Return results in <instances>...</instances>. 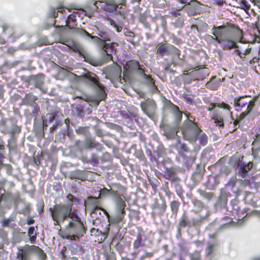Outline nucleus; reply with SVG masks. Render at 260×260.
I'll list each match as a JSON object with an SVG mask.
<instances>
[{"instance_id":"34","label":"nucleus","mask_w":260,"mask_h":260,"mask_svg":"<svg viewBox=\"0 0 260 260\" xmlns=\"http://www.w3.org/2000/svg\"><path fill=\"white\" fill-rule=\"evenodd\" d=\"M201 194L203 197L206 198L208 200H210L213 197V194L211 192H207L204 191Z\"/></svg>"},{"instance_id":"19","label":"nucleus","mask_w":260,"mask_h":260,"mask_svg":"<svg viewBox=\"0 0 260 260\" xmlns=\"http://www.w3.org/2000/svg\"><path fill=\"white\" fill-rule=\"evenodd\" d=\"M170 47V55L176 56L177 57V59L179 60L178 62H176L174 59H173L172 61L173 63L175 64L180 63L179 61H181L182 59V58L180 56V51L172 45H171Z\"/></svg>"},{"instance_id":"47","label":"nucleus","mask_w":260,"mask_h":260,"mask_svg":"<svg viewBox=\"0 0 260 260\" xmlns=\"http://www.w3.org/2000/svg\"><path fill=\"white\" fill-rule=\"evenodd\" d=\"M183 25V21L182 19L178 20V22L177 23V26L178 27H182Z\"/></svg>"},{"instance_id":"11","label":"nucleus","mask_w":260,"mask_h":260,"mask_svg":"<svg viewBox=\"0 0 260 260\" xmlns=\"http://www.w3.org/2000/svg\"><path fill=\"white\" fill-rule=\"evenodd\" d=\"M215 39V41L218 44H220L221 47L224 50H230L234 48L238 49L239 46H237L236 43L232 40L226 37H221L220 39Z\"/></svg>"},{"instance_id":"41","label":"nucleus","mask_w":260,"mask_h":260,"mask_svg":"<svg viewBox=\"0 0 260 260\" xmlns=\"http://www.w3.org/2000/svg\"><path fill=\"white\" fill-rule=\"evenodd\" d=\"M91 160L94 162H98L99 161L98 156L94 154L91 155Z\"/></svg>"},{"instance_id":"59","label":"nucleus","mask_w":260,"mask_h":260,"mask_svg":"<svg viewBox=\"0 0 260 260\" xmlns=\"http://www.w3.org/2000/svg\"><path fill=\"white\" fill-rule=\"evenodd\" d=\"M119 14L120 15L122 16L123 17H124V15H123V13H122V12H121V11H119Z\"/></svg>"},{"instance_id":"37","label":"nucleus","mask_w":260,"mask_h":260,"mask_svg":"<svg viewBox=\"0 0 260 260\" xmlns=\"http://www.w3.org/2000/svg\"><path fill=\"white\" fill-rule=\"evenodd\" d=\"M174 110H175L177 112V114H176L177 118L178 119V120H179V121L181 120V119L182 118V113H180V111H179L178 107L176 106H175Z\"/></svg>"},{"instance_id":"54","label":"nucleus","mask_w":260,"mask_h":260,"mask_svg":"<svg viewBox=\"0 0 260 260\" xmlns=\"http://www.w3.org/2000/svg\"><path fill=\"white\" fill-rule=\"evenodd\" d=\"M9 221L8 220H5L3 222V225L4 226H8L9 224Z\"/></svg>"},{"instance_id":"51","label":"nucleus","mask_w":260,"mask_h":260,"mask_svg":"<svg viewBox=\"0 0 260 260\" xmlns=\"http://www.w3.org/2000/svg\"><path fill=\"white\" fill-rule=\"evenodd\" d=\"M29 236L30 237V240L31 242H32L35 241L36 238V235Z\"/></svg>"},{"instance_id":"38","label":"nucleus","mask_w":260,"mask_h":260,"mask_svg":"<svg viewBox=\"0 0 260 260\" xmlns=\"http://www.w3.org/2000/svg\"><path fill=\"white\" fill-rule=\"evenodd\" d=\"M106 260H116V257L113 253H110L107 254Z\"/></svg>"},{"instance_id":"5","label":"nucleus","mask_w":260,"mask_h":260,"mask_svg":"<svg viewBox=\"0 0 260 260\" xmlns=\"http://www.w3.org/2000/svg\"><path fill=\"white\" fill-rule=\"evenodd\" d=\"M188 120L184 122V126L182 129V134L184 139L194 143L197 141L198 136L201 133V130L193 121L194 118L191 116L189 117L186 115Z\"/></svg>"},{"instance_id":"45","label":"nucleus","mask_w":260,"mask_h":260,"mask_svg":"<svg viewBox=\"0 0 260 260\" xmlns=\"http://www.w3.org/2000/svg\"><path fill=\"white\" fill-rule=\"evenodd\" d=\"M219 104H218L217 105H216V104H214V103H211L210 104V106H211V107H209L208 108V111H211L213 109H214L216 106H217L218 107H219L218 106V105H219Z\"/></svg>"},{"instance_id":"17","label":"nucleus","mask_w":260,"mask_h":260,"mask_svg":"<svg viewBox=\"0 0 260 260\" xmlns=\"http://www.w3.org/2000/svg\"><path fill=\"white\" fill-rule=\"evenodd\" d=\"M175 148L177 150L178 153L183 156H185L184 154V152H188L189 151L187 146L184 143H180V141L176 144Z\"/></svg>"},{"instance_id":"13","label":"nucleus","mask_w":260,"mask_h":260,"mask_svg":"<svg viewBox=\"0 0 260 260\" xmlns=\"http://www.w3.org/2000/svg\"><path fill=\"white\" fill-rule=\"evenodd\" d=\"M246 98H247L246 96L235 98L234 102L235 107L239 108H242L247 105H249L250 102L253 101V100L250 101L245 100V99Z\"/></svg>"},{"instance_id":"64","label":"nucleus","mask_w":260,"mask_h":260,"mask_svg":"<svg viewBox=\"0 0 260 260\" xmlns=\"http://www.w3.org/2000/svg\"><path fill=\"white\" fill-rule=\"evenodd\" d=\"M72 260H78V259H77V258H73Z\"/></svg>"},{"instance_id":"1","label":"nucleus","mask_w":260,"mask_h":260,"mask_svg":"<svg viewBox=\"0 0 260 260\" xmlns=\"http://www.w3.org/2000/svg\"><path fill=\"white\" fill-rule=\"evenodd\" d=\"M71 204H57L50 208L51 216L55 221L54 225H59L68 217L72 219L68 225L69 234L63 238L68 240H75L79 239L85 233V229L78 215L72 212Z\"/></svg>"},{"instance_id":"27","label":"nucleus","mask_w":260,"mask_h":260,"mask_svg":"<svg viewBox=\"0 0 260 260\" xmlns=\"http://www.w3.org/2000/svg\"><path fill=\"white\" fill-rule=\"evenodd\" d=\"M179 203L176 201H173L171 204V207L172 211L174 213H177L178 212Z\"/></svg>"},{"instance_id":"58","label":"nucleus","mask_w":260,"mask_h":260,"mask_svg":"<svg viewBox=\"0 0 260 260\" xmlns=\"http://www.w3.org/2000/svg\"><path fill=\"white\" fill-rule=\"evenodd\" d=\"M104 155L106 157H107V158H109L110 157V155L109 153H106L104 154Z\"/></svg>"},{"instance_id":"28","label":"nucleus","mask_w":260,"mask_h":260,"mask_svg":"<svg viewBox=\"0 0 260 260\" xmlns=\"http://www.w3.org/2000/svg\"><path fill=\"white\" fill-rule=\"evenodd\" d=\"M76 132L79 134H83L87 136L88 134V128L87 127H79L76 130Z\"/></svg>"},{"instance_id":"10","label":"nucleus","mask_w":260,"mask_h":260,"mask_svg":"<svg viewBox=\"0 0 260 260\" xmlns=\"http://www.w3.org/2000/svg\"><path fill=\"white\" fill-rule=\"evenodd\" d=\"M94 5L96 8L100 7L109 12H113L118 7V5L112 0H108L106 2L97 1L94 3Z\"/></svg>"},{"instance_id":"36","label":"nucleus","mask_w":260,"mask_h":260,"mask_svg":"<svg viewBox=\"0 0 260 260\" xmlns=\"http://www.w3.org/2000/svg\"><path fill=\"white\" fill-rule=\"evenodd\" d=\"M177 135V132L175 130H173L171 132H167L166 136L169 138H174Z\"/></svg>"},{"instance_id":"29","label":"nucleus","mask_w":260,"mask_h":260,"mask_svg":"<svg viewBox=\"0 0 260 260\" xmlns=\"http://www.w3.org/2000/svg\"><path fill=\"white\" fill-rule=\"evenodd\" d=\"M200 143L202 145H205L207 142V137L205 134H202L199 137Z\"/></svg>"},{"instance_id":"44","label":"nucleus","mask_w":260,"mask_h":260,"mask_svg":"<svg viewBox=\"0 0 260 260\" xmlns=\"http://www.w3.org/2000/svg\"><path fill=\"white\" fill-rule=\"evenodd\" d=\"M63 10V8H59L58 9V10H57V12L55 11V10H54V12H53V17H56L57 15H58L57 13L58 12H62Z\"/></svg>"},{"instance_id":"33","label":"nucleus","mask_w":260,"mask_h":260,"mask_svg":"<svg viewBox=\"0 0 260 260\" xmlns=\"http://www.w3.org/2000/svg\"><path fill=\"white\" fill-rule=\"evenodd\" d=\"M206 86L207 88H209L212 90H215L217 88L218 85H213V81H211L206 84Z\"/></svg>"},{"instance_id":"48","label":"nucleus","mask_w":260,"mask_h":260,"mask_svg":"<svg viewBox=\"0 0 260 260\" xmlns=\"http://www.w3.org/2000/svg\"><path fill=\"white\" fill-rule=\"evenodd\" d=\"M125 35L126 36H128V37H129L130 38H134V36H135L133 32H131V31L127 32V33L126 34H125Z\"/></svg>"},{"instance_id":"43","label":"nucleus","mask_w":260,"mask_h":260,"mask_svg":"<svg viewBox=\"0 0 260 260\" xmlns=\"http://www.w3.org/2000/svg\"><path fill=\"white\" fill-rule=\"evenodd\" d=\"M178 2L182 4L189 5L191 2V0H178Z\"/></svg>"},{"instance_id":"25","label":"nucleus","mask_w":260,"mask_h":260,"mask_svg":"<svg viewBox=\"0 0 260 260\" xmlns=\"http://www.w3.org/2000/svg\"><path fill=\"white\" fill-rule=\"evenodd\" d=\"M192 203L194 206L198 208V210L196 211L197 212H199L204 207L203 204L198 200H193Z\"/></svg>"},{"instance_id":"57","label":"nucleus","mask_w":260,"mask_h":260,"mask_svg":"<svg viewBox=\"0 0 260 260\" xmlns=\"http://www.w3.org/2000/svg\"><path fill=\"white\" fill-rule=\"evenodd\" d=\"M191 28H192V29L194 28V29H197V30H198V26H197L196 25H192L191 26Z\"/></svg>"},{"instance_id":"20","label":"nucleus","mask_w":260,"mask_h":260,"mask_svg":"<svg viewBox=\"0 0 260 260\" xmlns=\"http://www.w3.org/2000/svg\"><path fill=\"white\" fill-rule=\"evenodd\" d=\"M225 26L221 25L217 27L214 26L211 29V34L214 36L215 38L220 39L222 35V29H224Z\"/></svg>"},{"instance_id":"9","label":"nucleus","mask_w":260,"mask_h":260,"mask_svg":"<svg viewBox=\"0 0 260 260\" xmlns=\"http://www.w3.org/2000/svg\"><path fill=\"white\" fill-rule=\"evenodd\" d=\"M131 66H133L134 69H138L139 74H141L143 76L145 82L148 85L152 87L153 89L156 88L152 79L149 76L147 75L144 73V70L140 67L137 61H131L128 63V67H130Z\"/></svg>"},{"instance_id":"8","label":"nucleus","mask_w":260,"mask_h":260,"mask_svg":"<svg viewBox=\"0 0 260 260\" xmlns=\"http://www.w3.org/2000/svg\"><path fill=\"white\" fill-rule=\"evenodd\" d=\"M140 106L142 110L149 117H153L156 109V105L154 100L148 99L142 102L140 104Z\"/></svg>"},{"instance_id":"49","label":"nucleus","mask_w":260,"mask_h":260,"mask_svg":"<svg viewBox=\"0 0 260 260\" xmlns=\"http://www.w3.org/2000/svg\"><path fill=\"white\" fill-rule=\"evenodd\" d=\"M214 3L218 6H220L222 4V0H214Z\"/></svg>"},{"instance_id":"39","label":"nucleus","mask_w":260,"mask_h":260,"mask_svg":"<svg viewBox=\"0 0 260 260\" xmlns=\"http://www.w3.org/2000/svg\"><path fill=\"white\" fill-rule=\"evenodd\" d=\"M28 236L36 235L35 234V228L33 226L30 227L28 230Z\"/></svg>"},{"instance_id":"26","label":"nucleus","mask_w":260,"mask_h":260,"mask_svg":"<svg viewBox=\"0 0 260 260\" xmlns=\"http://www.w3.org/2000/svg\"><path fill=\"white\" fill-rule=\"evenodd\" d=\"M107 21L109 24L116 28V30L117 32H120L121 31L122 27L117 25L114 20L111 19H108Z\"/></svg>"},{"instance_id":"31","label":"nucleus","mask_w":260,"mask_h":260,"mask_svg":"<svg viewBox=\"0 0 260 260\" xmlns=\"http://www.w3.org/2000/svg\"><path fill=\"white\" fill-rule=\"evenodd\" d=\"M240 7L246 11L249 9V6L247 4V2L245 0H242L240 3Z\"/></svg>"},{"instance_id":"32","label":"nucleus","mask_w":260,"mask_h":260,"mask_svg":"<svg viewBox=\"0 0 260 260\" xmlns=\"http://www.w3.org/2000/svg\"><path fill=\"white\" fill-rule=\"evenodd\" d=\"M191 260H200V255L199 252L195 251L193 253L190 254Z\"/></svg>"},{"instance_id":"42","label":"nucleus","mask_w":260,"mask_h":260,"mask_svg":"<svg viewBox=\"0 0 260 260\" xmlns=\"http://www.w3.org/2000/svg\"><path fill=\"white\" fill-rule=\"evenodd\" d=\"M152 256V253L150 252L145 253L141 257L142 259H144L146 257H151Z\"/></svg>"},{"instance_id":"15","label":"nucleus","mask_w":260,"mask_h":260,"mask_svg":"<svg viewBox=\"0 0 260 260\" xmlns=\"http://www.w3.org/2000/svg\"><path fill=\"white\" fill-rule=\"evenodd\" d=\"M171 45L169 44H164L160 45L157 49V53L162 56L170 55Z\"/></svg>"},{"instance_id":"12","label":"nucleus","mask_w":260,"mask_h":260,"mask_svg":"<svg viewBox=\"0 0 260 260\" xmlns=\"http://www.w3.org/2000/svg\"><path fill=\"white\" fill-rule=\"evenodd\" d=\"M194 225L193 220H190L185 213L182 215L180 218L179 226L180 228H184L185 226H191Z\"/></svg>"},{"instance_id":"50","label":"nucleus","mask_w":260,"mask_h":260,"mask_svg":"<svg viewBox=\"0 0 260 260\" xmlns=\"http://www.w3.org/2000/svg\"><path fill=\"white\" fill-rule=\"evenodd\" d=\"M212 247L211 245H209L207 248V254L208 255H209L211 251H212Z\"/></svg>"},{"instance_id":"60","label":"nucleus","mask_w":260,"mask_h":260,"mask_svg":"<svg viewBox=\"0 0 260 260\" xmlns=\"http://www.w3.org/2000/svg\"><path fill=\"white\" fill-rule=\"evenodd\" d=\"M69 122V119H65V123L66 124H67V122Z\"/></svg>"},{"instance_id":"35","label":"nucleus","mask_w":260,"mask_h":260,"mask_svg":"<svg viewBox=\"0 0 260 260\" xmlns=\"http://www.w3.org/2000/svg\"><path fill=\"white\" fill-rule=\"evenodd\" d=\"M205 39L210 43H213V41H215V37L208 34L205 36Z\"/></svg>"},{"instance_id":"53","label":"nucleus","mask_w":260,"mask_h":260,"mask_svg":"<svg viewBox=\"0 0 260 260\" xmlns=\"http://www.w3.org/2000/svg\"><path fill=\"white\" fill-rule=\"evenodd\" d=\"M9 29V26H6V25H4L3 26V32H5V33H6L7 30Z\"/></svg>"},{"instance_id":"6","label":"nucleus","mask_w":260,"mask_h":260,"mask_svg":"<svg viewBox=\"0 0 260 260\" xmlns=\"http://www.w3.org/2000/svg\"><path fill=\"white\" fill-rule=\"evenodd\" d=\"M83 77L90 81L93 85L100 89L99 97L95 101L96 105H99V103L104 100L106 96V93L103 90L104 86L100 83L98 77L93 73L88 72L84 75Z\"/></svg>"},{"instance_id":"14","label":"nucleus","mask_w":260,"mask_h":260,"mask_svg":"<svg viewBox=\"0 0 260 260\" xmlns=\"http://www.w3.org/2000/svg\"><path fill=\"white\" fill-rule=\"evenodd\" d=\"M85 146L87 149L96 148L101 151L102 150L103 146L98 142L93 139H87L85 142Z\"/></svg>"},{"instance_id":"18","label":"nucleus","mask_w":260,"mask_h":260,"mask_svg":"<svg viewBox=\"0 0 260 260\" xmlns=\"http://www.w3.org/2000/svg\"><path fill=\"white\" fill-rule=\"evenodd\" d=\"M142 238L140 235L137 236V239L133 243V247L135 249V251L132 253V254L135 256H136L139 252V248L142 246Z\"/></svg>"},{"instance_id":"4","label":"nucleus","mask_w":260,"mask_h":260,"mask_svg":"<svg viewBox=\"0 0 260 260\" xmlns=\"http://www.w3.org/2000/svg\"><path fill=\"white\" fill-rule=\"evenodd\" d=\"M125 202L120 197H119L117 200L116 203V215L110 218V215L109 213L104 209H102L101 207H95L91 213V216L92 217L98 218V216H94V215L98 214H101V210L104 211V213L106 215L109 221L112 224H117L121 222L123 218L125 212L124 209L125 207Z\"/></svg>"},{"instance_id":"23","label":"nucleus","mask_w":260,"mask_h":260,"mask_svg":"<svg viewBox=\"0 0 260 260\" xmlns=\"http://www.w3.org/2000/svg\"><path fill=\"white\" fill-rule=\"evenodd\" d=\"M101 46H102V52H103L102 53L103 54H106L108 56V58H111L112 56H111V52H110L108 51V49H110V46H109V45L107 44L106 43H105L104 42H103L101 44Z\"/></svg>"},{"instance_id":"56","label":"nucleus","mask_w":260,"mask_h":260,"mask_svg":"<svg viewBox=\"0 0 260 260\" xmlns=\"http://www.w3.org/2000/svg\"><path fill=\"white\" fill-rule=\"evenodd\" d=\"M49 118H50V121L52 122L54 119V116L52 115H50Z\"/></svg>"},{"instance_id":"2","label":"nucleus","mask_w":260,"mask_h":260,"mask_svg":"<svg viewBox=\"0 0 260 260\" xmlns=\"http://www.w3.org/2000/svg\"><path fill=\"white\" fill-rule=\"evenodd\" d=\"M219 108L223 109L218 113H215L213 116V119L214 123L220 127H223L224 122H229L231 124L233 121L234 126L239 124V121L244 119L245 116L251 112L254 106V101L249 103L247 106L246 110L241 113L237 119L234 120L232 117V113L230 110V106L229 105L222 103L218 105Z\"/></svg>"},{"instance_id":"24","label":"nucleus","mask_w":260,"mask_h":260,"mask_svg":"<svg viewBox=\"0 0 260 260\" xmlns=\"http://www.w3.org/2000/svg\"><path fill=\"white\" fill-rule=\"evenodd\" d=\"M77 32L82 36H86L87 37H89L95 40V41H98V40L101 41L99 37H98L96 36H91L88 32H87L86 30H85L84 29H78Z\"/></svg>"},{"instance_id":"62","label":"nucleus","mask_w":260,"mask_h":260,"mask_svg":"<svg viewBox=\"0 0 260 260\" xmlns=\"http://www.w3.org/2000/svg\"><path fill=\"white\" fill-rule=\"evenodd\" d=\"M191 159L192 160V161H193L195 159V157L194 156H192V158H191Z\"/></svg>"},{"instance_id":"52","label":"nucleus","mask_w":260,"mask_h":260,"mask_svg":"<svg viewBox=\"0 0 260 260\" xmlns=\"http://www.w3.org/2000/svg\"><path fill=\"white\" fill-rule=\"evenodd\" d=\"M4 146L0 145V158L1 157H3V153L2 152V150L4 149Z\"/></svg>"},{"instance_id":"30","label":"nucleus","mask_w":260,"mask_h":260,"mask_svg":"<svg viewBox=\"0 0 260 260\" xmlns=\"http://www.w3.org/2000/svg\"><path fill=\"white\" fill-rule=\"evenodd\" d=\"M183 7H184V6L178 7L176 9L175 8H173L172 9V11L170 12V13L175 16L180 15V14L179 13V11L180 10H181Z\"/></svg>"},{"instance_id":"46","label":"nucleus","mask_w":260,"mask_h":260,"mask_svg":"<svg viewBox=\"0 0 260 260\" xmlns=\"http://www.w3.org/2000/svg\"><path fill=\"white\" fill-rule=\"evenodd\" d=\"M250 1L252 3L256 4L260 9V0H250Z\"/></svg>"},{"instance_id":"3","label":"nucleus","mask_w":260,"mask_h":260,"mask_svg":"<svg viewBox=\"0 0 260 260\" xmlns=\"http://www.w3.org/2000/svg\"><path fill=\"white\" fill-rule=\"evenodd\" d=\"M241 42V44L235 50V52L239 56L244 64L255 67L259 59L257 56L256 51L252 48L251 43H243L242 40Z\"/></svg>"},{"instance_id":"40","label":"nucleus","mask_w":260,"mask_h":260,"mask_svg":"<svg viewBox=\"0 0 260 260\" xmlns=\"http://www.w3.org/2000/svg\"><path fill=\"white\" fill-rule=\"evenodd\" d=\"M73 50L75 52H78L79 54L83 55V50L82 49L80 48L79 47L75 46Z\"/></svg>"},{"instance_id":"55","label":"nucleus","mask_w":260,"mask_h":260,"mask_svg":"<svg viewBox=\"0 0 260 260\" xmlns=\"http://www.w3.org/2000/svg\"><path fill=\"white\" fill-rule=\"evenodd\" d=\"M104 190L108 192H110L112 194H114L115 191L113 190H108L107 189H104Z\"/></svg>"},{"instance_id":"21","label":"nucleus","mask_w":260,"mask_h":260,"mask_svg":"<svg viewBox=\"0 0 260 260\" xmlns=\"http://www.w3.org/2000/svg\"><path fill=\"white\" fill-rule=\"evenodd\" d=\"M98 198L89 197L87 198V201L85 202L84 205L86 208H89L90 207H94L97 205Z\"/></svg>"},{"instance_id":"7","label":"nucleus","mask_w":260,"mask_h":260,"mask_svg":"<svg viewBox=\"0 0 260 260\" xmlns=\"http://www.w3.org/2000/svg\"><path fill=\"white\" fill-rule=\"evenodd\" d=\"M35 249H37L39 254L42 260H44L46 257V254L44 251L38 247L35 246L26 245L23 249H19L17 253V258L18 260H30L29 252Z\"/></svg>"},{"instance_id":"16","label":"nucleus","mask_w":260,"mask_h":260,"mask_svg":"<svg viewBox=\"0 0 260 260\" xmlns=\"http://www.w3.org/2000/svg\"><path fill=\"white\" fill-rule=\"evenodd\" d=\"M253 164L249 162L246 165L240 167L238 171V175L242 177V178H245L247 175L248 171L252 168Z\"/></svg>"},{"instance_id":"61","label":"nucleus","mask_w":260,"mask_h":260,"mask_svg":"<svg viewBox=\"0 0 260 260\" xmlns=\"http://www.w3.org/2000/svg\"><path fill=\"white\" fill-rule=\"evenodd\" d=\"M32 221H28V224H32Z\"/></svg>"},{"instance_id":"63","label":"nucleus","mask_w":260,"mask_h":260,"mask_svg":"<svg viewBox=\"0 0 260 260\" xmlns=\"http://www.w3.org/2000/svg\"><path fill=\"white\" fill-rule=\"evenodd\" d=\"M0 43L3 44V43H4V41L3 40H1V41H0Z\"/></svg>"},{"instance_id":"22","label":"nucleus","mask_w":260,"mask_h":260,"mask_svg":"<svg viewBox=\"0 0 260 260\" xmlns=\"http://www.w3.org/2000/svg\"><path fill=\"white\" fill-rule=\"evenodd\" d=\"M35 85L36 87L40 89L44 93H46L47 91V89L44 86L43 80L41 78L36 80Z\"/></svg>"}]
</instances>
